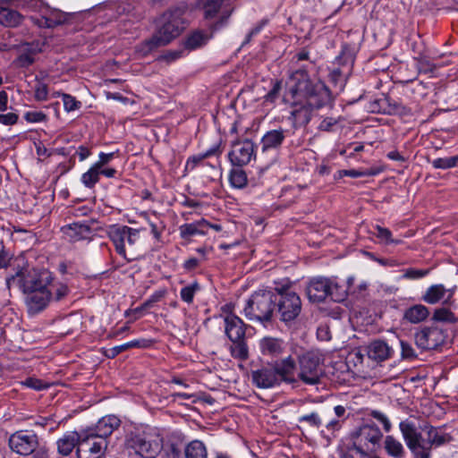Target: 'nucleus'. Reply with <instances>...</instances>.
<instances>
[{
  "mask_svg": "<svg viewBox=\"0 0 458 458\" xmlns=\"http://www.w3.org/2000/svg\"><path fill=\"white\" fill-rule=\"evenodd\" d=\"M286 98L292 101V116L301 126L311 120L312 110L330 106L333 97L330 89L320 81H312L306 70L298 69L290 77Z\"/></svg>",
  "mask_w": 458,
  "mask_h": 458,
  "instance_id": "f257e3e1",
  "label": "nucleus"
},
{
  "mask_svg": "<svg viewBox=\"0 0 458 458\" xmlns=\"http://www.w3.org/2000/svg\"><path fill=\"white\" fill-rule=\"evenodd\" d=\"M21 290L26 294L25 302L30 314L44 310L52 301L64 300L70 292L65 284L55 281L48 270L35 268L26 270Z\"/></svg>",
  "mask_w": 458,
  "mask_h": 458,
  "instance_id": "f03ea898",
  "label": "nucleus"
},
{
  "mask_svg": "<svg viewBox=\"0 0 458 458\" xmlns=\"http://www.w3.org/2000/svg\"><path fill=\"white\" fill-rule=\"evenodd\" d=\"M403 438L414 458H431V451L453 441V437L441 427L427 424L417 430L414 422L408 420L399 423Z\"/></svg>",
  "mask_w": 458,
  "mask_h": 458,
  "instance_id": "7ed1b4c3",
  "label": "nucleus"
},
{
  "mask_svg": "<svg viewBox=\"0 0 458 458\" xmlns=\"http://www.w3.org/2000/svg\"><path fill=\"white\" fill-rule=\"evenodd\" d=\"M187 6H175L165 12L160 19L158 27L153 36L136 47L137 52L142 56L148 55L153 50L169 44L177 38L189 25L186 18Z\"/></svg>",
  "mask_w": 458,
  "mask_h": 458,
  "instance_id": "20e7f679",
  "label": "nucleus"
},
{
  "mask_svg": "<svg viewBox=\"0 0 458 458\" xmlns=\"http://www.w3.org/2000/svg\"><path fill=\"white\" fill-rule=\"evenodd\" d=\"M274 291L260 289L255 291L247 300L243 314L249 320L263 325L272 326L276 320V296Z\"/></svg>",
  "mask_w": 458,
  "mask_h": 458,
  "instance_id": "39448f33",
  "label": "nucleus"
},
{
  "mask_svg": "<svg viewBox=\"0 0 458 458\" xmlns=\"http://www.w3.org/2000/svg\"><path fill=\"white\" fill-rule=\"evenodd\" d=\"M108 237L116 252L128 262L143 256L140 230L126 225L113 226L108 232Z\"/></svg>",
  "mask_w": 458,
  "mask_h": 458,
  "instance_id": "423d86ee",
  "label": "nucleus"
},
{
  "mask_svg": "<svg viewBox=\"0 0 458 458\" xmlns=\"http://www.w3.org/2000/svg\"><path fill=\"white\" fill-rule=\"evenodd\" d=\"M276 318L285 326L296 321L302 310L300 295L288 284L276 287Z\"/></svg>",
  "mask_w": 458,
  "mask_h": 458,
  "instance_id": "0eeeda50",
  "label": "nucleus"
},
{
  "mask_svg": "<svg viewBox=\"0 0 458 458\" xmlns=\"http://www.w3.org/2000/svg\"><path fill=\"white\" fill-rule=\"evenodd\" d=\"M125 447L142 458H156L163 448V438L154 431L131 432L126 437Z\"/></svg>",
  "mask_w": 458,
  "mask_h": 458,
  "instance_id": "6e6552de",
  "label": "nucleus"
},
{
  "mask_svg": "<svg viewBox=\"0 0 458 458\" xmlns=\"http://www.w3.org/2000/svg\"><path fill=\"white\" fill-rule=\"evenodd\" d=\"M307 295L310 302L320 303L330 298L335 302L344 301L346 292L329 278L318 276L310 280L307 288Z\"/></svg>",
  "mask_w": 458,
  "mask_h": 458,
  "instance_id": "1a4fd4ad",
  "label": "nucleus"
},
{
  "mask_svg": "<svg viewBox=\"0 0 458 458\" xmlns=\"http://www.w3.org/2000/svg\"><path fill=\"white\" fill-rule=\"evenodd\" d=\"M383 434L379 428L374 423L363 424L353 435V446L352 450L356 451L360 456L367 457L369 453H373L379 446Z\"/></svg>",
  "mask_w": 458,
  "mask_h": 458,
  "instance_id": "9d476101",
  "label": "nucleus"
},
{
  "mask_svg": "<svg viewBox=\"0 0 458 458\" xmlns=\"http://www.w3.org/2000/svg\"><path fill=\"white\" fill-rule=\"evenodd\" d=\"M322 375L323 371L318 355L313 352H306L299 356L298 381L306 385H316L319 382Z\"/></svg>",
  "mask_w": 458,
  "mask_h": 458,
  "instance_id": "9b49d317",
  "label": "nucleus"
},
{
  "mask_svg": "<svg viewBox=\"0 0 458 458\" xmlns=\"http://www.w3.org/2000/svg\"><path fill=\"white\" fill-rule=\"evenodd\" d=\"M223 3L224 0H206L203 4L204 19L216 18V21L209 25V30L212 32L225 26L232 14V10L223 9Z\"/></svg>",
  "mask_w": 458,
  "mask_h": 458,
  "instance_id": "f8f14e48",
  "label": "nucleus"
},
{
  "mask_svg": "<svg viewBox=\"0 0 458 458\" xmlns=\"http://www.w3.org/2000/svg\"><path fill=\"white\" fill-rule=\"evenodd\" d=\"M255 157V144L250 140H237L232 144L228 158L236 167L248 165Z\"/></svg>",
  "mask_w": 458,
  "mask_h": 458,
  "instance_id": "ddd939ff",
  "label": "nucleus"
},
{
  "mask_svg": "<svg viewBox=\"0 0 458 458\" xmlns=\"http://www.w3.org/2000/svg\"><path fill=\"white\" fill-rule=\"evenodd\" d=\"M444 331L437 326L425 327L414 335L416 345L422 350H433L445 342Z\"/></svg>",
  "mask_w": 458,
  "mask_h": 458,
  "instance_id": "4468645a",
  "label": "nucleus"
},
{
  "mask_svg": "<svg viewBox=\"0 0 458 458\" xmlns=\"http://www.w3.org/2000/svg\"><path fill=\"white\" fill-rule=\"evenodd\" d=\"M38 444L37 435L28 430L16 431L9 438L10 448L21 455H28L33 453Z\"/></svg>",
  "mask_w": 458,
  "mask_h": 458,
  "instance_id": "2eb2a0df",
  "label": "nucleus"
},
{
  "mask_svg": "<svg viewBox=\"0 0 458 458\" xmlns=\"http://www.w3.org/2000/svg\"><path fill=\"white\" fill-rule=\"evenodd\" d=\"M421 301L430 305L442 301L443 305L453 307L454 306V290L445 288L442 284H432L422 294Z\"/></svg>",
  "mask_w": 458,
  "mask_h": 458,
  "instance_id": "dca6fc26",
  "label": "nucleus"
},
{
  "mask_svg": "<svg viewBox=\"0 0 458 458\" xmlns=\"http://www.w3.org/2000/svg\"><path fill=\"white\" fill-rule=\"evenodd\" d=\"M251 380L258 388H271L279 386V376L274 366L261 367L251 371Z\"/></svg>",
  "mask_w": 458,
  "mask_h": 458,
  "instance_id": "f3484780",
  "label": "nucleus"
},
{
  "mask_svg": "<svg viewBox=\"0 0 458 458\" xmlns=\"http://www.w3.org/2000/svg\"><path fill=\"white\" fill-rule=\"evenodd\" d=\"M225 333L230 341H239L245 337L248 326L238 316L228 313L224 317Z\"/></svg>",
  "mask_w": 458,
  "mask_h": 458,
  "instance_id": "a211bd4d",
  "label": "nucleus"
},
{
  "mask_svg": "<svg viewBox=\"0 0 458 458\" xmlns=\"http://www.w3.org/2000/svg\"><path fill=\"white\" fill-rule=\"evenodd\" d=\"M274 368L279 376V383L282 381L288 384L298 382V366L296 365V362L292 356H288L279 361H276L274 365Z\"/></svg>",
  "mask_w": 458,
  "mask_h": 458,
  "instance_id": "6ab92c4d",
  "label": "nucleus"
},
{
  "mask_svg": "<svg viewBox=\"0 0 458 458\" xmlns=\"http://www.w3.org/2000/svg\"><path fill=\"white\" fill-rule=\"evenodd\" d=\"M107 446L106 439L97 436H89V431L84 430L81 432V445L77 447V455L81 458V452H90L94 454H100Z\"/></svg>",
  "mask_w": 458,
  "mask_h": 458,
  "instance_id": "aec40b11",
  "label": "nucleus"
},
{
  "mask_svg": "<svg viewBox=\"0 0 458 458\" xmlns=\"http://www.w3.org/2000/svg\"><path fill=\"white\" fill-rule=\"evenodd\" d=\"M120 420L114 415L105 416L98 421L94 428L86 430L89 431V436H97L106 439L120 426Z\"/></svg>",
  "mask_w": 458,
  "mask_h": 458,
  "instance_id": "412c9836",
  "label": "nucleus"
},
{
  "mask_svg": "<svg viewBox=\"0 0 458 458\" xmlns=\"http://www.w3.org/2000/svg\"><path fill=\"white\" fill-rule=\"evenodd\" d=\"M367 354L370 360L379 363L390 359L394 354V350L386 342L375 340L369 344Z\"/></svg>",
  "mask_w": 458,
  "mask_h": 458,
  "instance_id": "4be33fe9",
  "label": "nucleus"
},
{
  "mask_svg": "<svg viewBox=\"0 0 458 458\" xmlns=\"http://www.w3.org/2000/svg\"><path fill=\"white\" fill-rule=\"evenodd\" d=\"M286 130L282 128L267 131L261 139V150L266 152L271 149H278L286 137Z\"/></svg>",
  "mask_w": 458,
  "mask_h": 458,
  "instance_id": "5701e85b",
  "label": "nucleus"
},
{
  "mask_svg": "<svg viewBox=\"0 0 458 458\" xmlns=\"http://www.w3.org/2000/svg\"><path fill=\"white\" fill-rule=\"evenodd\" d=\"M69 13L59 10H47L40 18L36 20V23L41 28H55L68 21Z\"/></svg>",
  "mask_w": 458,
  "mask_h": 458,
  "instance_id": "b1692460",
  "label": "nucleus"
},
{
  "mask_svg": "<svg viewBox=\"0 0 458 458\" xmlns=\"http://www.w3.org/2000/svg\"><path fill=\"white\" fill-rule=\"evenodd\" d=\"M429 309L423 304H414L403 310V320L410 324L424 322L429 316Z\"/></svg>",
  "mask_w": 458,
  "mask_h": 458,
  "instance_id": "393cba45",
  "label": "nucleus"
},
{
  "mask_svg": "<svg viewBox=\"0 0 458 458\" xmlns=\"http://www.w3.org/2000/svg\"><path fill=\"white\" fill-rule=\"evenodd\" d=\"M336 62L339 65L343 66V68H336L333 70L331 72V78L335 82L338 81H341L342 82L350 73L353 65L354 58L352 54L343 52L339 56H337Z\"/></svg>",
  "mask_w": 458,
  "mask_h": 458,
  "instance_id": "a878e982",
  "label": "nucleus"
},
{
  "mask_svg": "<svg viewBox=\"0 0 458 458\" xmlns=\"http://www.w3.org/2000/svg\"><path fill=\"white\" fill-rule=\"evenodd\" d=\"M259 348L263 355L277 357L283 353L284 344L279 338L266 336L260 340Z\"/></svg>",
  "mask_w": 458,
  "mask_h": 458,
  "instance_id": "bb28decb",
  "label": "nucleus"
},
{
  "mask_svg": "<svg viewBox=\"0 0 458 458\" xmlns=\"http://www.w3.org/2000/svg\"><path fill=\"white\" fill-rule=\"evenodd\" d=\"M64 233L69 238L71 242H78L89 237L91 233L89 225L84 223H72L62 228Z\"/></svg>",
  "mask_w": 458,
  "mask_h": 458,
  "instance_id": "cd10ccee",
  "label": "nucleus"
},
{
  "mask_svg": "<svg viewBox=\"0 0 458 458\" xmlns=\"http://www.w3.org/2000/svg\"><path fill=\"white\" fill-rule=\"evenodd\" d=\"M344 420L336 419L335 416L328 413L322 414L321 437L327 439L335 437V433L342 428Z\"/></svg>",
  "mask_w": 458,
  "mask_h": 458,
  "instance_id": "c85d7f7f",
  "label": "nucleus"
},
{
  "mask_svg": "<svg viewBox=\"0 0 458 458\" xmlns=\"http://www.w3.org/2000/svg\"><path fill=\"white\" fill-rule=\"evenodd\" d=\"M81 433L75 431L64 435L63 437L57 440V450L62 455H69L76 445H81Z\"/></svg>",
  "mask_w": 458,
  "mask_h": 458,
  "instance_id": "c756f323",
  "label": "nucleus"
},
{
  "mask_svg": "<svg viewBox=\"0 0 458 458\" xmlns=\"http://www.w3.org/2000/svg\"><path fill=\"white\" fill-rule=\"evenodd\" d=\"M212 33L211 31L210 34H208L200 30H193L185 37L183 46L188 50H195L202 47L210 39Z\"/></svg>",
  "mask_w": 458,
  "mask_h": 458,
  "instance_id": "7c9ffc66",
  "label": "nucleus"
},
{
  "mask_svg": "<svg viewBox=\"0 0 458 458\" xmlns=\"http://www.w3.org/2000/svg\"><path fill=\"white\" fill-rule=\"evenodd\" d=\"M208 228V222L202 218L199 221L184 224L179 227L180 235L182 239H187L194 235H205Z\"/></svg>",
  "mask_w": 458,
  "mask_h": 458,
  "instance_id": "2f4dec72",
  "label": "nucleus"
},
{
  "mask_svg": "<svg viewBox=\"0 0 458 458\" xmlns=\"http://www.w3.org/2000/svg\"><path fill=\"white\" fill-rule=\"evenodd\" d=\"M384 448L386 454L393 458H403L405 449L403 444L394 436L388 435L384 441Z\"/></svg>",
  "mask_w": 458,
  "mask_h": 458,
  "instance_id": "473e14b6",
  "label": "nucleus"
},
{
  "mask_svg": "<svg viewBox=\"0 0 458 458\" xmlns=\"http://www.w3.org/2000/svg\"><path fill=\"white\" fill-rule=\"evenodd\" d=\"M377 105L378 108L377 110L386 114H399L404 111V106L401 103L386 97L379 98Z\"/></svg>",
  "mask_w": 458,
  "mask_h": 458,
  "instance_id": "72a5a7b5",
  "label": "nucleus"
},
{
  "mask_svg": "<svg viewBox=\"0 0 458 458\" xmlns=\"http://www.w3.org/2000/svg\"><path fill=\"white\" fill-rule=\"evenodd\" d=\"M21 15L15 10L3 8L0 10V23L7 27H15L21 23Z\"/></svg>",
  "mask_w": 458,
  "mask_h": 458,
  "instance_id": "f704fd0d",
  "label": "nucleus"
},
{
  "mask_svg": "<svg viewBox=\"0 0 458 458\" xmlns=\"http://www.w3.org/2000/svg\"><path fill=\"white\" fill-rule=\"evenodd\" d=\"M186 458H207L205 445L199 440L191 441L185 448Z\"/></svg>",
  "mask_w": 458,
  "mask_h": 458,
  "instance_id": "c9c22d12",
  "label": "nucleus"
},
{
  "mask_svg": "<svg viewBox=\"0 0 458 458\" xmlns=\"http://www.w3.org/2000/svg\"><path fill=\"white\" fill-rule=\"evenodd\" d=\"M432 320L436 322L454 324L458 319L455 314L451 311L449 306H444L434 310Z\"/></svg>",
  "mask_w": 458,
  "mask_h": 458,
  "instance_id": "e433bc0d",
  "label": "nucleus"
},
{
  "mask_svg": "<svg viewBox=\"0 0 458 458\" xmlns=\"http://www.w3.org/2000/svg\"><path fill=\"white\" fill-rule=\"evenodd\" d=\"M229 182L233 188H244L248 183V178L245 171L241 169V167L232 169L229 174Z\"/></svg>",
  "mask_w": 458,
  "mask_h": 458,
  "instance_id": "4c0bfd02",
  "label": "nucleus"
},
{
  "mask_svg": "<svg viewBox=\"0 0 458 458\" xmlns=\"http://www.w3.org/2000/svg\"><path fill=\"white\" fill-rule=\"evenodd\" d=\"M81 182L85 185V187L89 189H92L95 185L99 182L100 176L98 173V169L95 165H91V167L82 174L81 175Z\"/></svg>",
  "mask_w": 458,
  "mask_h": 458,
  "instance_id": "58836bf2",
  "label": "nucleus"
},
{
  "mask_svg": "<svg viewBox=\"0 0 458 458\" xmlns=\"http://www.w3.org/2000/svg\"><path fill=\"white\" fill-rule=\"evenodd\" d=\"M233 345L231 346V354L233 358L245 360L249 356L248 347L244 341V338H242L239 341H232Z\"/></svg>",
  "mask_w": 458,
  "mask_h": 458,
  "instance_id": "ea45409f",
  "label": "nucleus"
},
{
  "mask_svg": "<svg viewBox=\"0 0 458 458\" xmlns=\"http://www.w3.org/2000/svg\"><path fill=\"white\" fill-rule=\"evenodd\" d=\"M299 422L306 423L308 426L320 431L322 428V414L314 411L310 414L302 415L299 418Z\"/></svg>",
  "mask_w": 458,
  "mask_h": 458,
  "instance_id": "a19ab883",
  "label": "nucleus"
},
{
  "mask_svg": "<svg viewBox=\"0 0 458 458\" xmlns=\"http://www.w3.org/2000/svg\"><path fill=\"white\" fill-rule=\"evenodd\" d=\"M458 164V155L448 157H439L431 161V165L436 169H450L455 167Z\"/></svg>",
  "mask_w": 458,
  "mask_h": 458,
  "instance_id": "79ce46f5",
  "label": "nucleus"
},
{
  "mask_svg": "<svg viewBox=\"0 0 458 458\" xmlns=\"http://www.w3.org/2000/svg\"><path fill=\"white\" fill-rule=\"evenodd\" d=\"M197 290H199V284L197 283L182 288L180 292L181 299L187 303H191Z\"/></svg>",
  "mask_w": 458,
  "mask_h": 458,
  "instance_id": "37998d69",
  "label": "nucleus"
},
{
  "mask_svg": "<svg viewBox=\"0 0 458 458\" xmlns=\"http://www.w3.org/2000/svg\"><path fill=\"white\" fill-rule=\"evenodd\" d=\"M429 269H416V268H408L404 270L403 275L402 276V278L408 279V280H417L420 279L427 275H428Z\"/></svg>",
  "mask_w": 458,
  "mask_h": 458,
  "instance_id": "c03bdc74",
  "label": "nucleus"
},
{
  "mask_svg": "<svg viewBox=\"0 0 458 458\" xmlns=\"http://www.w3.org/2000/svg\"><path fill=\"white\" fill-rule=\"evenodd\" d=\"M62 98L64 109L67 112L75 111L81 106V103L69 94H63Z\"/></svg>",
  "mask_w": 458,
  "mask_h": 458,
  "instance_id": "a18cd8bd",
  "label": "nucleus"
},
{
  "mask_svg": "<svg viewBox=\"0 0 458 458\" xmlns=\"http://www.w3.org/2000/svg\"><path fill=\"white\" fill-rule=\"evenodd\" d=\"M375 230H376L375 235L381 241L385 242L386 243H392V242L399 243L400 242L399 241H394L392 238V233L389 229L377 225Z\"/></svg>",
  "mask_w": 458,
  "mask_h": 458,
  "instance_id": "49530a36",
  "label": "nucleus"
},
{
  "mask_svg": "<svg viewBox=\"0 0 458 458\" xmlns=\"http://www.w3.org/2000/svg\"><path fill=\"white\" fill-rule=\"evenodd\" d=\"M182 450V445L177 443H169L165 445V448L167 458H180Z\"/></svg>",
  "mask_w": 458,
  "mask_h": 458,
  "instance_id": "de8ad7c7",
  "label": "nucleus"
},
{
  "mask_svg": "<svg viewBox=\"0 0 458 458\" xmlns=\"http://www.w3.org/2000/svg\"><path fill=\"white\" fill-rule=\"evenodd\" d=\"M34 98L38 101H45L48 98V89L47 84L38 81L34 88Z\"/></svg>",
  "mask_w": 458,
  "mask_h": 458,
  "instance_id": "09e8293b",
  "label": "nucleus"
},
{
  "mask_svg": "<svg viewBox=\"0 0 458 458\" xmlns=\"http://www.w3.org/2000/svg\"><path fill=\"white\" fill-rule=\"evenodd\" d=\"M370 416L383 424V428L386 432H389L392 428V424L388 418L381 411L373 410L370 411Z\"/></svg>",
  "mask_w": 458,
  "mask_h": 458,
  "instance_id": "8fccbe9b",
  "label": "nucleus"
},
{
  "mask_svg": "<svg viewBox=\"0 0 458 458\" xmlns=\"http://www.w3.org/2000/svg\"><path fill=\"white\" fill-rule=\"evenodd\" d=\"M28 123H41L47 120V115L41 111H29L24 114Z\"/></svg>",
  "mask_w": 458,
  "mask_h": 458,
  "instance_id": "3c124183",
  "label": "nucleus"
},
{
  "mask_svg": "<svg viewBox=\"0 0 458 458\" xmlns=\"http://www.w3.org/2000/svg\"><path fill=\"white\" fill-rule=\"evenodd\" d=\"M400 345H401V355H402L403 359L411 360V359H414L417 357V354H416L414 349L409 343L401 341Z\"/></svg>",
  "mask_w": 458,
  "mask_h": 458,
  "instance_id": "603ef678",
  "label": "nucleus"
},
{
  "mask_svg": "<svg viewBox=\"0 0 458 458\" xmlns=\"http://www.w3.org/2000/svg\"><path fill=\"white\" fill-rule=\"evenodd\" d=\"M24 385L31 389L34 390H43L48 387V385L45 383L44 381L34 378V377H29L25 380Z\"/></svg>",
  "mask_w": 458,
  "mask_h": 458,
  "instance_id": "864d4df0",
  "label": "nucleus"
},
{
  "mask_svg": "<svg viewBox=\"0 0 458 458\" xmlns=\"http://www.w3.org/2000/svg\"><path fill=\"white\" fill-rule=\"evenodd\" d=\"M25 273L26 270L20 269L15 275L7 276L5 280L6 287L10 290L18 279L19 286L21 288L22 276H25Z\"/></svg>",
  "mask_w": 458,
  "mask_h": 458,
  "instance_id": "5fc2aeb1",
  "label": "nucleus"
},
{
  "mask_svg": "<svg viewBox=\"0 0 458 458\" xmlns=\"http://www.w3.org/2000/svg\"><path fill=\"white\" fill-rule=\"evenodd\" d=\"M164 297V292L154 293L149 299L145 301L138 310H146L153 306L154 303L159 301Z\"/></svg>",
  "mask_w": 458,
  "mask_h": 458,
  "instance_id": "6e6d98bb",
  "label": "nucleus"
},
{
  "mask_svg": "<svg viewBox=\"0 0 458 458\" xmlns=\"http://www.w3.org/2000/svg\"><path fill=\"white\" fill-rule=\"evenodd\" d=\"M114 157V153H99L98 160L93 164L98 169L104 167Z\"/></svg>",
  "mask_w": 458,
  "mask_h": 458,
  "instance_id": "4d7b16f0",
  "label": "nucleus"
},
{
  "mask_svg": "<svg viewBox=\"0 0 458 458\" xmlns=\"http://www.w3.org/2000/svg\"><path fill=\"white\" fill-rule=\"evenodd\" d=\"M12 259L13 256L4 248H2L0 250V269L7 268L11 265Z\"/></svg>",
  "mask_w": 458,
  "mask_h": 458,
  "instance_id": "13d9d810",
  "label": "nucleus"
},
{
  "mask_svg": "<svg viewBox=\"0 0 458 458\" xmlns=\"http://www.w3.org/2000/svg\"><path fill=\"white\" fill-rule=\"evenodd\" d=\"M337 123V120L332 117H327L321 121L318 130L323 131H331L333 127Z\"/></svg>",
  "mask_w": 458,
  "mask_h": 458,
  "instance_id": "bf43d9fd",
  "label": "nucleus"
},
{
  "mask_svg": "<svg viewBox=\"0 0 458 458\" xmlns=\"http://www.w3.org/2000/svg\"><path fill=\"white\" fill-rule=\"evenodd\" d=\"M19 116L14 113L0 114V123L4 125H13L18 122Z\"/></svg>",
  "mask_w": 458,
  "mask_h": 458,
  "instance_id": "052dcab7",
  "label": "nucleus"
},
{
  "mask_svg": "<svg viewBox=\"0 0 458 458\" xmlns=\"http://www.w3.org/2000/svg\"><path fill=\"white\" fill-rule=\"evenodd\" d=\"M16 63L21 67H28L34 63V58L30 54H21L18 56Z\"/></svg>",
  "mask_w": 458,
  "mask_h": 458,
  "instance_id": "680f3d73",
  "label": "nucleus"
},
{
  "mask_svg": "<svg viewBox=\"0 0 458 458\" xmlns=\"http://www.w3.org/2000/svg\"><path fill=\"white\" fill-rule=\"evenodd\" d=\"M129 349V346H128V344L125 343L123 344H121V345H117V346H114L111 349H109L106 352V356L107 358H114L115 356H117L119 353L126 351Z\"/></svg>",
  "mask_w": 458,
  "mask_h": 458,
  "instance_id": "e2e57ef3",
  "label": "nucleus"
},
{
  "mask_svg": "<svg viewBox=\"0 0 458 458\" xmlns=\"http://www.w3.org/2000/svg\"><path fill=\"white\" fill-rule=\"evenodd\" d=\"M204 159L206 158L202 157V153L190 157L186 162V169L193 170Z\"/></svg>",
  "mask_w": 458,
  "mask_h": 458,
  "instance_id": "0e129e2a",
  "label": "nucleus"
},
{
  "mask_svg": "<svg viewBox=\"0 0 458 458\" xmlns=\"http://www.w3.org/2000/svg\"><path fill=\"white\" fill-rule=\"evenodd\" d=\"M129 349L131 348H148L151 345L152 341L148 339L133 340L127 343Z\"/></svg>",
  "mask_w": 458,
  "mask_h": 458,
  "instance_id": "69168bd1",
  "label": "nucleus"
},
{
  "mask_svg": "<svg viewBox=\"0 0 458 458\" xmlns=\"http://www.w3.org/2000/svg\"><path fill=\"white\" fill-rule=\"evenodd\" d=\"M281 89V83L276 81L270 91L266 95V100L267 101H275V99L278 97L279 91Z\"/></svg>",
  "mask_w": 458,
  "mask_h": 458,
  "instance_id": "338daca9",
  "label": "nucleus"
},
{
  "mask_svg": "<svg viewBox=\"0 0 458 458\" xmlns=\"http://www.w3.org/2000/svg\"><path fill=\"white\" fill-rule=\"evenodd\" d=\"M76 154L79 156L80 161H83L91 155V151H90L89 148H88L84 145H81L77 148Z\"/></svg>",
  "mask_w": 458,
  "mask_h": 458,
  "instance_id": "774afa93",
  "label": "nucleus"
}]
</instances>
